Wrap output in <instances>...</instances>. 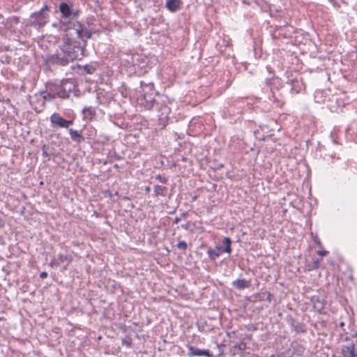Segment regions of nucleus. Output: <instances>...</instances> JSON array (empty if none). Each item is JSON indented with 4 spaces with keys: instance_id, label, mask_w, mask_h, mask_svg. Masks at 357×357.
Segmentation results:
<instances>
[{
    "instance_id": "15",
    "label": "nucleus",
    "mask_w": 357,
    "mask_h": 357,
    "mask_svg": "<svg viewBox=\"0 0 357 357\" xmlns=\"http://www.w3.org/2000/svg\"><path fill=\"white\" fill-rule=\"evenodd\" d=\"M69 134L71 139L77 143H80L84 140V137L76 130L69 129Z\"/></svg>"
},
{
    "instance_id": "17",
    "label": "nucleus",
    "mask_w": 357,
    "mask_h": 357,
    "mask_svg": "<svg viewBox=\"0 0 357 357\" xmlns=\"http://www.w3.org/2000/svg\"><path fill=\"white\" fill-rule=\"evenodd\" d=\"M84 115L89 119H92L96 114V109L93 107H85L82 109Z\"/></svg>"
},
{
    "instance_id": "25",
    "label": "nucleus",
    "mask_w": 357,
    "mask_h": 357,
    "mask_svg": "<svg viewBox=\"0 0 357 357\" xmlns=\"http://www.w3.org/2000/svg\"><path fill=\"white\" fill-rule=\"evenodd\" d=\"M155 179L158 180L159 182L165 184L167 182V179L162 176L160 174H158L155 176Z\"/></svg>"
},
{
    "instance_id": "14",
    "label": "nucleus",
    "mask_w": 357,
    "mask_h": 357,
    "mask_svg": "<svg viewBox=\"0 0 357 357\" xmlns=\"http://www.w3.org/2000/svg\"><path fill=\"white\" fill-rule=\"evenodd\" d=\"M77 37L83 40L89 39L91 37V32L87 29L80 27L76 29Z\"/></svg>"
},
{
    "instance_id": "6",
    "label": "nucleus",
    "mask_w": 357,
    "mask_h": 357,
    "mask_svg": "<svg viewBox=\"0 0 357 357\" xmlns=\"http://www.w3.org/2000/svg\"><path fill=\"white\" fill-rule=\"evenodd\" d=\"M46 91H50L56 97L65 99L64 92H63L62 85L61 80L55 82H49L46 84Z\"/></svg>"
},
{
    "instance_id": "28",
    "label": "nucleus",
    "mask_w": 357,
    "mask_h": 357,
    "mask_svg": "<svg viewBox=\"0 0 357 357\" xmlns=\"http://www.w3.org/2000/svg\"><path fill=\"white\" fill-rule=\"evenodd\" d=\"M327 253H328V252H327V251H326V250H321V251H319V252H318V254H319V255H321V256H325V255H327Z\"/></svg>"
},
{
    "instance_id": "9",
    "label": "nucleus",
    "mask_w": 357,
    "mask_h": 357,
    "mask_svg": "<svg viewBox=\"0 0 357 357\" xmlns=\"http://www.w3.org/2000/svg\"><path fill=\"white\" fill-rule=\"evenodd\" d=\"M61 84L63 88V92L66 98H69L70 94L75 90V84L70 79H63L61 80Z\"/></svg>"
},
{
    "instance_id": "3",
    "label": "nucleus",
    "mask_w": 357,
    "mask_h": 357,
    "mask_svg": "<svg viewBox=\"0 0 357 357\" xmlns=\"http://www.w3.org/2000/svg\"><path fill=\"white\" fill-rule=\"evenodd\" d=\"M231 240L229 237H225L222 241V245L225 246L223 248L222 245H217L214 249H209L207 251V254L208 257L211 260H215L218 258L220 255L223 252H227L228 254H231Z\"/></svg>"
},
{
    "instance_id": "11",
    "label": "nucleus",
    "mask_w": 357,
    "mask_h": 357,
    "mask_svg": "<svg viewBox=\"0 0 357 357\" xmlns=\"http://www.w3.org/2000/svg\"><path fill=\"white\" fill-rule=\"evenodd\" d=\"M181 0H166L165 7L171 13H175L181 8Z\"/></svg>"
},
{
    "instance_id": "1",
    "label": "nucleus",
    "mask_w": 357,
    "mask_h": 357,
    "mask_svg": "<svg viewBox=\"0 0 357 357\" xmlns=\"http://www.w3.org/2000/svg\"><path fill=\"white\" fill-rule=\"evenodd\" d=\"M62 43L56 52L47 57L49 64L66 66L70 62L82 59L84 47L78 41L65 34L62 37Z\"/></svg>"
},
{
    "instance_id": "29",
    "label": "nucleus",
    "mask_w": 357,
    "mask_h": 357,
    "mask_svg": "<svg viewBox=\"0 0 357 357\" xmlns=\"http://www.w3.org/2000/svg\"><path fill=\"white\" fill-rule=\"evenodd\" d=\"M150 190H151V188H150V187H149V186L146 187V188H145V191H146V192H150Z\"/></svg>"
},
{
    "instance_id": "21",
    "label": "nucleus",
    "mask_w": 357,
    "mask_h": 357,
    "mask_svg": "<svg viewBox=\"0 0 357 357\" xmlns=\"http://www.w3.org/2000/svg\"><path fill=\"white\" fill-rule=\"evenodd\" d=\"M50 266H51L52 268L53 267H58L59 265H60V262L58 260V258H53L50 263Z\"/></svg>"
},
{
    "instance_id": "26",
    "label": "nucleus",
    "mask_w": 357,
    "mask_h": 357,
    "mask_svg": "<svg viewBox=\"0 0 357 357\" xmlns=\"http://www.w3.org/2000/svg\"><path fill=\"white\" fill-rule=\"evenodd\" d=\"M223 347H225V344H218V347L219 349V353L218 354V356H222L224 355L223 349H222Z\"/></svg>"
},
{
    "instance_id": "5",
    "label": "nucleus",
    "mask_w": 357,
    "mask_h": 357,
    "mask_svg": "<svg viewBox=\"0 0 357 357\" xmlns=\"http://www.w3.org/2000/svg\"><path fill=\"white\" fill-rule=\"evenodd\" d=\"M144 86L149 89L150 93H148L147 94L144 93L141 104L144 105L146 109H151L153 107L155 102L154 85L152 83L144 84L141 82V86L144 87Z\"/></svg>"
},
{
    "instance_id": "32",
    "label": "nucleus",
    "mask_w": 357,
    "mask_h": 357,
    "mask_svg": "<svg viewBox=\"0 0 357 357\" xmlns=\"http://www.w3.org/2000/svg\"><path fill=\"white\" fill-rule=\"evenodd\" d=\"M43 155L44 157H47V156L48 155V154L47 153V152H46V151H43Z\"/></svg>"
},
{
    "instance_id": "23",
    "label": "nucleus",
    "mask_w": 357,
    "mask_h": 357,
    "mask_svg": "<svg viewBox=\"0 0 357 357\" xmlns=\"http://www.w3.org/2000/svg\"><path fill=\"white\" fill-rule=\"evenodd\" d=\"M187 247H188V245H187L186 242H185L183 241L178 242L177 244V248L180 250H186Z\"/></svg>"
},
{
    "instance_id": "4",
    "label": "nucleus",
    "mask_w": 357,
    "mask_h": 357,
    "mask_svg": "<svg viewBox=\"0 0 357 357\" xmlns=\"http://www.w3.org/2000/svg\"><path fill=\"white\" fill-rule=\"evenodd\" d=\"M59 8L61 17L65 19L69 17H72L73 19L77 18L80 13L79 10L73 9V6L71 3L66 1L61 2Z\"/></svg>"
},
{
    "instance_id": "22",
    "label": "nucleus",
    "mask_w": 357,
    "mask_h": 357,
    "mask_svg": "<svg viewBox=\"0 0 357 357\" xmlns=\"http://www.w3.org/2000/svg\"><path fill=\"white\" fill-rule=\"evenodd\" d=\"M294 327V330L298 333L305 332L304 326L302 324H297Z\"/></svg>"
},
{
    "instance_id": "27",
    "label": "nucleus",
    "mask_w": 357,
    "mask_h": 357,
    "mask_svg": "<svg viewBox=\"0 0 357 357\" xmlns=\"http://www.w3.org/2000/svg\"><path fill=\"white\" fill-rule=\"evenodd\" d=\"M47 277V273L45 271L41 272L40 274V278L42 279H45Z\"/></svg>"
},
{
    "instance_id": "13",
    "label": "nucleus",
    "mask_w": 357,
    "mask_h": 357,
    "mask_svg": "<svg viewBox=\"0 0 357 357\" xmlns=\"http://www.w3.org/2000/svg\"><path fill=\"white\" fill-rule=\"evenodd\" d=\"M250 285V282L245 279H238L232 282V286L238 289L249 288Z\"/></svg>"
},
{
    "instance_id": "10",
    "label": "nucleus",
    "mask_w": 357,
    "mask_h": 357,
    "mask_svg": "<svg viewBox=\"0 0 357 357\" xmlns=\"http://www.w3.org/2000/svg\"><path fill=\"white\" fill-rule=\"evenodd\" d=\"M342 357H357V352L355 350V345L353 342L348 345L343 346L341 349Z\"/></svg>"
},
{
    "instance_id": "19",
    "label": "nucleus",
    "mask_w": 357,
    "mask_h": 357,
    "mask_svg": "<svg viewBox=\"0 0 357 357\" xmlns=\"http://www.w3.org/2000/svg\"><path fill=\"white\" fill-rule=\"evenodd\" d=\"M247 348L246 343L244 342H241L238 344H236L234 347V349L236 350L237 349L239 351H242L245 350Z\"/></svg>"
},
{
    "instance_id": "33",
    "label": "nucleus",
    "mask_w": 357,
    "mask_h": 357,
    "mask_svg": "<svg viewBox=\"0 0 357 357\" xmlns=\"http://www.w3.org/2000/svg\"><path fill=\"white\" fill-rule=\"evenodd\" d=\"M353 337H357V333H355L353 335Z\"/></svg>"
},
{
    "instance_id": "34",
    "label": "nucleus",
    "mask_w": 357,
    "mask_h": 357,
    "mask_svg": "<svg viewBox=\"0 0 357 357\" xmlns=\"http://www.w3.org/2000/svg\"><path fill=\"white\" fill-rule=\"evenodd\" d=\"M345 340H346V341L349 340V337H347L345 338Z\"/></svg>"
},
{
    "instance_id": "30",
    "label": "nucleus",
    "mask_w": 357,
    "mask_h": 357,
    "mask_svg": "<svg viewBox=\"0 0 357 357\" xmlns=\"http://www.w3.org/2000/svg\"><path fill=\"white\" fill-rule=\"evenodd\" d=\"M339 325H340V326L341 328H343V327L344 326V322L341 321V322L339 324Z\"/></svg>"
},
{
    "instance_id": "7",
    "label": "nucleus",
    "mask_w": 357,
    "mask_h": 357,
    "mask_svg": "<svg viewBox=\"0 0 357 357\" xmlns=\"http://www.w3.org/2000/svg\"><path fill=\"white\" fill-rule=\"evenodd\" d=\"M50 122L53 126H57L59 128H68L73 122L70 120H66L61 117L59 114L54 113L50 116Z\"/></svg>"
},
{
    "instance_id": "16",
    "label": "nucleus",
    "mask_w": 357,
    "mask_h": 357,
    "mask_svg": "<svg viewBox=\"0 0 357 357\" xmlns=\"http://www.w3.org/2000/svg\"><path fill=\"white\" fill-rule=\"evenodd\" d=\"M167 192V188L165 186L155 185L153 188L154 196H165Z\"/></svg>"
},
{
    "instance_id": "24",
    "label": "nucleus",
    "mask_w": 357,
    "mask_h": 357,
    "mask_svg": "<svg viewBox=\"0 0 357 357\" xmlns=\"http://www.w3.org/2000/svg\"><path fill=\"white\" fill-rule=\"evenodd\" d=\"M52 26L55 27V28H59L61 30V29H63V27L65 26V24L61 21H59L58 22L53 23L52 24Z\"/></svg>"
},
{
    "instance_id": "20",
    "label": "nucleus",
    "mask_w": 357,
    "mask_h": 357,
    "mask_svg": "<svg viewBox=\"0 0 357 357\" xmlns=\"http://www.w3.org/2000/svg\"><path fill=\"white\" fill-rule=\"evenodd\" d=\"M84 68L88 74H93L96 70V68L93 66L89 65L84 66Z\"/></svg>"
},
{
    "instance_id": "2",
    "label": "nucleus",
    "mask_w": 357,
    "mask_h": 357,
    "mask_svg": "<svg viewBox=\"0 0 357 357\" xmlns=\"http://www.w3.org/2000/svg\"><path fill=\"white\" fill-rule=\"evenodd\" d=\"M50 11V7L45 5L40 10L32 13L30 16L29 24L36 28L43 27L48 21Z\"/></svg>"
},
{
    "instance_id": "18",
    "label": "nucleus",
    "mask_w": 357,
    "mask_h": 357,
    "mask_svg": "<svg viewBox=\"0 0 357 357\" xmlns=\"http://www.w3.org/2000/svg\"><path fill=\"white\" fill-rule=\"evenodd\" d=\"M40 93L44 94L43 96L44 100L52 101V100L56 98V97L50 91H47V93H45L44 91H40Z\"/></svg>"
},
{
    "instance_id": "8",
    "label": "nucleus",
    "mask_w": 357,
    "mask_h": 357,
    "mask_svg": "<svg viewBox=\"0 0 357 357\" xmlns=\"http://www.w3.org/2000/svg\"><path fill=\"white\" fill-rule=\"evenodd\" d=\"M188 352L187 355L188 357L202 356H204L206 357H213V354H211L210 353V351L207 349H197L191 345H188Z\"/></svg>"
},
{
    "instance_id": "12",
    "label": "nucleus",
    "mask_w": 357,
    "mask_h": 357,
    "mask_svg": "<svg viewBox=\"0 0 357 357\" xmlns=\"http://www.w3.org/2000/svg\"><path fill=\"white\" fill-rule=\"evenodd\" d=\"M58 260L60 262V264H63V266L62 268L63 270H66L68 268L69 264L72 262L73 257L71 255H69L59 254L58 255Z\"/></svg>"
},
{
    "instance_id": "31",
    "label": "nucleus",
    "mask_w": 357,
    "mask_h": 357,
    "mask_svg": "<svg viewBox=\"0 0 357 357\" xmlns=\"http://www.w3.org/2000/svg\"><path fill=\"white\" fill-rule=\"evenodd\" d=\"M179 221H180V218H176L175 220H174V222L175 223H178Z\"/></svg>"
}]
</instances>
